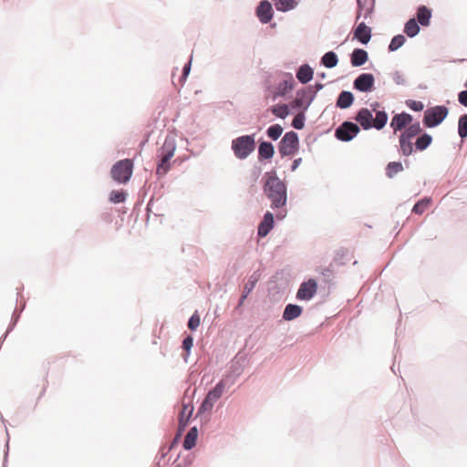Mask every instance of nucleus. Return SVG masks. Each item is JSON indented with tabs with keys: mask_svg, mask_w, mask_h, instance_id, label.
<instances>
[{
	"mask_svg": "<svg viewBox=\"0 0 467 467\" xmlns=\"http://www.w3.org/2000/svg\"><path fill=\"white\" fill-rule=\"evenodd\" d=\"M420 31V26L418 24L415 17H410L407 22H405L403 32L408 37H415L419 35Z\"/></svg>",
	"mask_w": 467,
	"mask_h": 467,
	"instance_id": "393cba45",
	"label": "nucleus"
},
{
	"mask_svg": "<svg viewBox=\"0 0 467 467\" xmlns=\"http://www.w3.org/2000/svg\"><path fill=\"white\" fill-rule=\"evenodd\" d=\"M302 163V158H296L293 161L290 170L291 171H295Z\"/></svg>",
	"mask_w": 467,
	"mask_h": 467,
	"instance_id": "3c124183",
	"label": "nucleus"
},
{
	"mask_svg": "<svg viewBox=\"0 0 467 467\" xmlns=\"http://www.w3.org/2000/svg\"><path fill=\"white\" fill-rule=\"evenodd\" d=\"M406 42V37L404 36V35L402 34H399V35H396L394 36L389 46H388V51L389 52H395L397 51L399 48H400Z\"/></svg>",
	"mask_w": 467,
	"mask_h": 467,
	"instance_id": "72a5a7b5",
	"label": "nucleus"
},
{
	"mask_svg": "<svg viewBox=\"0 0 467 467\" xmlns=\"http://www.w3.org/2000/svg\"><path fill=\"white\" fill-rule=\"evenodd\" d=\"M320 64L327 68H334L338 64V57L334 51L326 52L321 59Z\"/></svg>",
	"mask_w": 467,
	"mask_h": 467,
	"instance_id": "cd10ccee",
	"label": "nucleus"
},
{
	"mask_svg": "<svg viewBox=\"0 0 467 467\" xmlns=\"http://www.w3.org/2000/svg\"><path fill=\"white\" fill-rule=\"evenodd\" d=\"M458 101L462 106L467 107V89L458 93Z\"/></svg>",
	"mask_w": 467,
	"mask_h": 467,
	"instance_id": "09e8293b",
	"label": "nucleus"
},
{
	"mask_svg": "<svg viewBox=\"0 0 467 467\" xmlns=\"http://www.w3.org/2000/svg\"><path fill=\"white\" fill-rule=\"evenodd\" d=\"M176 145L174 139L166 138L161 152V161L157 166L156 173L159 176L165 175L171 168L170 161L174 156Z\"/></svg>",
	"mask_w": 467,
	"mask_h": 467,
	"instance_id": "39448f33",
	"label": "nucleus"
},
{
	"mask_svg": "<svg viewBox=\"0 0 467 467\" xmlns=\"http://www.w3.org/2000/svg\"><path fill=\"white\" fill-rule=\"evenodd\" d=\"M419 88H422V89H425L427 87L425 85L420 84V85H419Z\"/></svg>",
	"mask_w": 467,
	"mask_h": 467,
	"instance_id": "bf43d9fd",
	"label": "nucleus"
},
{
	"mask_svg": "<svg viewBox=\"0 0 467 467\" xmlns=\"http://www.w3.org/2000/svg\"><path fill=\"white\" fill-rule=\"evenodd\" d=\"M314 68L307 63L298 67L296 71V79L303 85L308 84L314 78Z\"/></svg>",
	"mask_w": 467,
	"mask_h": 467,
	"instance_id": "6ab92c4d",
	"label": "nucleus"
},
{
	"mask_svg": "<svg viewBox=\"0 0 467 467\" xmlns=\"http://www.w3.org/2000/svg\"><path fill=\"white\" fill-rule=\"evenodd\" d=\"M357 2V14H356V22L362 17V11L365 6H372L375 8L376 0H356Z\"/></svg>",
	"mask_w": 467,
	"mask_h": 467,
	"instance_id": "58836bf2",
	"label": "nucleus"
},
{
	"mask_svg": "<svg viewBox=\"0 0 467 467\" xmlns=\"http://www.w3.org/2000/svg\"><path fill=\"white\" fill-rule=\"evenodd\" d=\"M391 370L393 371L394 374H396L395 363H393V365L391 366Z\"/></svg>",
	"mask_w": 467,
	"mask_h": 467,
	"instance_id": "13d9d810",
	"label": "nucleus"
},
{
	"mask_svg": "<svg viewBox=\"0 0 467 467\" xmlns=\"http://www.w3.org/2000/svg\"><path fill=\"white\" fill-rule=\"evenodd\" d=\"M457 130L462 141L464 140L467 138V113L459 117Z\"/></svg>",
	"mask_w": 467,
	"mask_h": 467,
	"instance_id": "c9c22d12",
	"label": "nucleus"
},
{
	"mask_svg": "<svg viewBox=\"0 0 467 467\" xmlns=\"http://www.w3.org/2000/svg\"><path fill=\"white\" fill-rule=\"evenodd\" d=\"M332 265L333 264H330L329 266L320 267L317 269L325 283L330 284L334 278V270L332 269Z\"/></svg>",
	"mask_w": 467,
	"mask_h": 467,
	"instance_id": "ea45409f",
	"label": "nucleus"
},
{
	"mask_svg": "<svg viewBox=\"0 0 467 467\" xmlns=\"http://www.w3.org/2000/svg\"><path fill=\"white\" fill-rule=\"evenodd\" d=\"M324 85L320 82H316L313 85H307L304 87V88L309 93V95H313V99H315L318 91L323 89Z\"/></svg>",
	"mask_w": 467,
	"mask_h": 467,
	"instance_id": "37998d69",
	"label": "nucleus"
},
{
	"mask_svg": "<svg viewBox=\"0 0 467 467\" xmlns=\"http://www.w3.org/2000/svg\"><path fill=\"white\" fill-rule=\"evenodd\" d=\"M283 130L284 129L280 124H273L267 128L265 133L272 140H277L281 137Z\"/></svg>",
	"mask_w": 467,
	"mask_h": 467,
	"instance_id": "e433bc0d",
	"label": "nucleus"
},
{
	"mask_svg": "<svg viewBox=\"0 0 467 467\" xmlns=\"http://www.w3.org/2000/svg\"><path fill=\"white\" fill-rule=\"evenodd\" d=\"M275 223L274 213L266 211L257 227L258 237H265L274 229Z\"/></svg>",
	"mask_w": 467,
	"mask_h": 467,
	"instance_id": "2eb2a0df",
	"label": "nucleus"
},
{
	"mask_svg": "<svg viewBox=\"0 0 467 467\" xmlns=\"http://www.w3.org/2000/svg\"><path fill=\"white\" fill-rule=\"evenodd\" d=\"M201 324V318L197 312H195L189 319L188 321V327L194 331L196 330Z\"/></svg>",
	"mask_w": 467,
	"mask_h": 467,
	"instance_id": "c03bdc74",
	"label": "nucleus"
},
{
	"mask_svg": "<svg viewBox=\"0 0 467 467\" xmlns=\"http://www.w3.org/2000/svg\"><path fill=\"white\" fill-rule=\"evenodd\" d=\"M198 436V431L195 427L192 428L187 435L185 436L184 441H183V447L186 450L192 449L196 444V440Z\"/></svg>",
	"mask_w": 467,
	"mask_h": 467,
	"instance_id": "473e14b6",
	"label": "nucleus"
},
{
	"mask_svg": "<svg viewBox=\"0 0 467 467\" xmlns=\"http://www.w3.org/2000/svg\"><path fill=\"white\" fill-rule=\"evenodd\" d=\"M190 70H191V61L188 62L183 67L182 74L179 79V82L181 85H182L184 83V81L186 80V78L190 73Z\"/></svg>",
	"mask_w": 467,
	"mask_h": 467,
	"instance_id": "de8ad7c7",
	"label": "nucleus"
},
{
	"mask_svg": "<svg viewBox=\"0 0 467 467\" xmlns=\"http://www.w3.org/2000/svg\"><path fill=\"white\" fill-rule=\"evenodd\" d=\"M276 26V23L271 24V27H275Z\"/></svg>",
	"mask_w": 467,
	"mask_h": 467,
	"instance_id": "052dcab7",
	"label": "nucleus"
},
{
	"mask_svg": "<svg viewBox=\"0 0 467 467\" xmlns=\"http://www.w3.org/2000/svg\"><path fill=\"white\" fill-rule=\"evenodd\" d=\"M405 104L410 109L415 112L422 111L424 109V104L418 100L407 99Z\"/></svg>",
	"mask_w": 467,
	"mask_h": 467,
	"instance_id": "79ce46f5",
	"label": "nucleus"
},
{
	"mask_svg": "<svg viewBox=\"0 0 467 467\" xmlns=\"http://www.w3.org/2000/svg\"><path fill=\"white\" fill-rule=\"evenodd\" d=\"M372 37V29L364 21L358 23L354 30V39L367 45Z\"/></svg>",
	"mask_w": 467,
	"mask_h": 467,
	"instance_id": "a211bd4d",
	"label": "nucleus"
},
{
	"mask_svg": "<svg viewBox=\"0 0 467 467\" xmlns=\"http://www.w3.org/2000/svg\"><path fill=\"white\" fill-rule=\"evenodd\" d=\"M400 142V153L405 157H409L411 155L414 151V144L411 142L410 139H408L407 137L403 135H400L399 138Z\"/></svg>",
	"mask_w": 467,
	"mask_h": 467,
	"instance_id": "bb28decb",
	"label": "nucleus"
},
{
	"mask_svg": "<svg viewBox=\"0 0 467 467\" xmlns=\"http://www.w3.org/2000/svg\"><path fill=\"white\" fill-rule=\"evenodd\" d=\"M360 132V127L358 123L345 120L335 130V138L342 142H349L354 140Z\"/></svg>",
	"mask_w": 467,
	"mask_h": 467,
	"instance_id": "1a4fd4ad",
	"label": "nucleus"
},
{
	"mask_svg": "<svg viewBox=\"0 0 467 467\" xmlns=\"http://www.w3.org/2000/svg\"><path fill=\"white\" fill-rule=\"evenodd\" d=\"M256 147L255 134L242 135L235 138V157L245 160Z\"/></svg>",
	"mask_w": 467,
	"mask_h": 467,
	"instance_id": "6e6552de",
	"label": "nucleus"
},
{
	"mask_svg": "<svg viewBox=\"0 0 467 467\" xmlns=\"http://www.w3.org/2000/svg\"><path fill=\"white\" fill-rule=\"evenodd\" d=\"M287 79H285L278 83L276 86V91L274 95V99L277 97H285L295 88V80L291 73H285Z\"/></svg>",
	"mask_w": 467,
	"mask_h": 467,
	"instance_id": "aec40b11",
	"label": "nucleus"
},
{
	"mask_svg": "<svg viewBox=\"0 0 467 467\" xmlns=\"http://www.w3.org/2000/svg\"><path fill=\"white\" fill-rule=\"evenodd\" d=\"M317 76L318 78L324 79L327 77V74L325 72H317Z\"/></svg>",
	"mask_w": 467,
	"mask_h": 467,
	"instance_id": "6e6d98bb",
	"label": "nucleus"
},
{
	"mask_svg": "<svg viewBox=\"0 0 467 467\" xmlns=\"http://www.w3.org/2000/svg\"><path fill=\"white\" fill-rule=\"evenodd\" d=\"M285 216H286V211H285V212L279 211L275 214V217L278 221L285 219Z\"/></svg>",
	"mask_w": 467,
	"mask_h": 467,
	"instance_id": "864d4df0",
	"label": "nucleus"
},
{
	"mask_svg": "<svg viewBox=\"0 0 467 467\" xmlns=\"http://www.w3.org/2000/svg\"><path fill=\"white\" fill-rule=\"evenodd\" d=\"M318 284L316 279L309 278L303 281L296 291V298L301 301H309L317 294Z\"/></svg>",
	"mask_w": 467,
	"mask_h": 467,
	"instance_id": "9d476101",
	"label": "nucleus"
},
{
	"mask_svg": "<svg viewBox=\"0 0 467 467\" xmlns=\"http://www.w3.org/2000/svg\"><path fill=\"white\" fill-rule=\"evenodd\" d=\"M313 101V95H309V93L302 88L296 90V97L290 102V106L291 109L295 110L307 111Z\"/></svg>",
	"mask_w": 467,
	"mask_h": 467,
	"instance_id": "9b49d317",
	"label": "nucleus"
},
{
	"mask_svg": "<svg viewBox=\"0 0 467 467\" xmlns=\"http://www.w3.org/2000/svg\"><path fill=\"white\" fill-rule=\"evenodd\" d=\"M392 79H393L394 83L398 86H406L407 85V80H406L404 75L399 70H396L392 73Z\"/></svg>",
	"mask_w": 467,
	"mask_h": 467,
	"instance_id": "a18cd8bd",
	"label": "nucleus"
},
{
	"mask_svg": "<svg viewBox=\"0 0 467 467\" xmlns=\"http://www.w3.org/2000/svg\"><path fill=\"white\" fill-rule=\"evenodd\" d=\"M413 120L412 115L406 111L395 114L390 121V127L394 132L404 130Z\"/></svg>",
	"mask_w": 467,
	"mask_h": 467,
	"instance_id": "4468645a",
	"label": "nucleus"
},
{
	"mask_svg": "<svg viewBox=\"0 0 467 467\" xmlns=\"http://www.w3.org/2000/svg\"><path fill=\"white\" fill-rule=\"evenodd\" d=\"M350 64L354 67H359L365 65L368 60V53L367 50L356 47L349 55Z\"/></svg>",
	"mask_w": 467,
	"mask_h": 467,
	"instance_id": "412c9836",
	"label": "nucleus"
},
{
	"mask_svg": "<svg viewBox=\"0 0 467 467\" xmlns=\"http://www.w3.org/2000/svg\"><path fill=\"white\" fill-rule=\"evenodd\" d=\"M334 263H335L336 265H343V264H344L343 262H339V260H338L337 258H335V259H334Z\"/></svg>",
	"mask_w": 467,
	"mask_h": 467,
	"instance_id": "4d7b16f0",
	"label": "nucleus"
},
{
	"mask_svg": "<svg viewBox=\"0 0 467 467\" xmlns=\"http://www.w3.org/2000/svg\"><path fill=\"white\" fill-rule=\"evenodd\" d=\"M421 133V127L420 121L411 122L407 128L401 132V135L412 140L414 137L419 136Z\"/></svg>",
	"mask_w": 467,
	"mask_h": 467,
	"instance_id": "7c9ffc66",
	"label": "nucleus"
},
{
	"mask_svg": "<svg viewBox=\"0 0 467 467\" xmlns=\"http://www.w3.org/2000/svg\"><path fill=\"white\" fill-rule=\"evenodd\" d=\"M255 15L262 24L270 23L274 16L272 3L268 0L260 1L255 8Z\"/></svg>",
	"mask_w": 467,
	"mask_h": 467,
	"instance_id": "ddd939ff",
	"label": "nucleus"
},
{
	"mask_svg": "<svg viewBox=\"0 0 467 467\" xmlns=\"http://www.w3.org/2000/svg\"><path fill=\"white\" fill-rule=\"evenodd\" d=\"M303 313V307L297 304H287L283 311L282 319L284 321H293L299 317Z\"/></svg>",
	"mask_w": 467,
	"mask_h": 467,
	"instance_id": "5701e85b",
	"label": "nucleus"
},
{
	"mask_svg": "<svg viewBox=\"0 0 467 467\" xmlns=\"http://www.w3.org/2000/svg\"><path fill=\"white\" fill-rule=\"evenodd\" d=\"M431 199L430 197H424L413 205L411 212L415 214L420 215L422 214L427 207L431 204Z\"/></svg>",
	"mask_w": 467,
	"mask_h": 467,
	"instance_id": "f704fd0d",
	"label": "nucleus"
},
{
	"mask_svg": "<svg viewBox=\"0 0 467 467\" xmlns=\"http://www.w3.org/2000/svg\"><path fill=\"white\" fill-rule=\"evenodd\" d=\"M354 119L359 124L360 129L364 130L371 129L381 130L388 123L389 115L387 111L382 109L381 110L376 111V116L373 117L372 110L368 108H361L358 110Z\"/></svg>",
	"mask_w": 467,
	"mask_h": 467,
	"instance_id": "f03ea898",
	"label": "nucleus"
},
{
	"mask_svg": "<svg viewBox=\"0 0 467 467\" xmlns=\"http://www.w3.org/2000/svg\"><path fill=\"white\" fill-rule=\"evenodd\" d=\"M126 195L123 191H112L109 194V201L114 203L123 202L126 200Z\"/></svg>",
	"mask_w": 467,
	"mask_h": 467,
	"instance_id": "a19ab883",
	"label": "nucleus"
},
{
	"mask_svg": "<svg viewBox=\"0 0 467 467\" xmlns=\"http://www.w3.org/2000/svg\"><path fill=\"white\" fill-rule=\"evenodd\" d=\"M379 107V102H373L370 104V108L372 111H374L376 113V111H379V109H378L377 108Z\"/></svg>",
	"mask_w": 467,
	"mask_h": 467,
	"instance_id": "5fc2aeb1",
	"label": "nucleus"
},
{
	"mask_svg": "<svg viewBox=\"0 0 467 467\" xmlns=\"http://www.w3.org/2000/svg\"><path fill=\"white\" fill-rule=\"evenodd\" d=\"M192 407L188 405H183L179 416V431H182L192 413Z\"/></svg>",
	"mask_w": 467,
	"mask_h": 467,
	"instance_id": "c756f323",
	"label": "nucleus"
},
{
	"mask_svg": "<svg viewBox=\"0 0 467 467\" xmlns=\"http://www.w3.org/2000/svg\"><path fill=\"white\" fill-rule=\"evenodd\" d=\"M432 16V11L426 5H419L416 11V16H414L418 24L423 27H427L431 25Z\"/></svg>",
	"mask_w": 467,
	"mask_h": 467,
	"instance_id": "4be33fe9",
	"label": "nucleus"
},
{
	"mask_svg": "<svg viewBox=\"0 0 467 467\" xmlns=\"http://www.w3.org/2000/svg\"><path fill=\"white\" fill-rule=\"evenodd\" d=\"M353 88L358 92L369 93L375 88V77L371 73H361L353 81Z\"/></svg>",
	"mask_w": 467,
	"mask_h": 467,
	"instance_id": "f8f14e48",
	"label": "nucleus"
},
{
	"mask_svg": "<svg viewBox=\"0 0 467 467\" xmlns=\"http://www.w3.org/2000/svg\"><path fill=\"white\" fill-rule=\"evenodd\" d=\"M238 356L239 354H236L235 355V368H234V371H235V378L241 374L242 372V369H240L239 366H237V363H239V359H238Z\"/></svg>",
	"mask_w": 467,
	"mask_h": 467,
	"instance_id": "603ef678",
	"label": "nucleus"
},
{
	"mask_svg": "<svg viewBox=\"0 0 467 467\" xmlns=\"http://www.w3.org/2000/svg\"><path fill=\"white\" fill-rule=\"evenodd\" d=\"M275 155V146L271 141L263 139L258 140V161L265 162L270 161Z\"/></svg>",
	"mask_w": 467,
	"mask_h": 467,
	"instance_id": "f3484780",
	"label": "nucleus"
},
{
	"mask_svg": "<svg viewBox=\"0 0 467 467\" xmlns=\"http://www.w3.org/2000/svg\"><path fill=\"white\" fill-rule=\"evenodd\" d=\"M133 172V161L124 159L117 161L111 168L110 173L114 181L119 183H127Z\"/></svg>",
	"mask_w": 467,
	"mask_h": 467,
	"instance_id": "0eeeda50",
	"label": "nucleus"
},
{
	"mask_svg": "<svg viewBox=\"0 0 467 467\" xmlns=\"http://www.w3.org/2000/svg\"><path fill=\"white\" fill-rule=\"evenodd\" d=\"M449 115V109L444 105L428 108L424 111L422 124L425 128L432 129L441 125Z\"/></svg>",
	"mask_w": 467,
	"mask_h": 467,
	"instance_id": "20e7f679",
	"label": "nucleus"
},
{
	"mask_svg": "<svg viewBox=\"0 0 467 467\" xmlns=\"http://www.w3.org/2000/svg\"><path fill=\"white\" fill-rule=\"evenodd\" d=\"M297 114L293 119L291 126L297 130H303L306 124V112L303 110H296Z\"/></svg>",
	"mask_w": 467,
	"mask_h": 467,
	"instance_id": "4c0bfd02",
	"label": "nucleus"
},
{
	"mask_svg": "<svg viewBox=\"0 0 467 467\" xmlns=\"http://www.w3.org/2000/svg\"><path fill=\"white\" fill-rule=\"evenodd\" d=\"M403 164L401 161H390L386 166V176L392 179L397 173L403 171Z\"/></svg>",
	"mask_w": 467,
	"mask_h": 467,
	"instance_id": "2f4dec72",
	"label": "nucleus"
},
{
	"mask_svg": "<svg viewBox=\"0 0 467 467\" xmlns=\"http://www.w3.org/2000/svg\"><path fill=\"white\" fill-rule=\"evenodd\" d=\"M291 106L289 104H282L278 103L270 108V111L277 118L279 119H285L288 115L291 114L290 111Z\"/></svg>",
	"mask_w": 467,
	"mask_h": 467,
	"instance_id": "c85d7f7f",
	"label": "nucleus"
},
{
	"mask_svg": "<svg viewBox=\"0 0 467 467\" xmlns=\"http://www.w3.org/2000/svg\"><path fill=\"white\" fill-rule=\"evenodd\" d=\"M355 101V96L351 91L342 90L336 100V108L347 109L350 108Z\"/></svg>",
	"mask_w": 467,
	"mask_h": 467,
	"instance_id": "b1692460",
	"label": "nucleus"
},
{
	"mask_svg": "<svg viewBox=\"0 0 467 467\" xmlns=\"http://www.w3.org/2000/svg\"><path fill=\"white\" fill-rule=\"evenodd\" d=\"M365 12L363 13L362 12V16L364 19H368V18H370L372 14L374 13V10L375 8H373L372 6H366L364 8Z\"/></svg>",
	"mask_w": 467,
	"mask_h": 467,
	"instance_id": "8fccbe9b",
	"label": "nucleus"
},
{
	"mask_svg": "<svg viewBox=\"0 0 467 467\" xmlns=\"http://www.w3.org/2000/svg\"><path fill=\"white\" fill-rule=\"evenodd\" d=\"M234 379L230 375L223 378L216 384V386L208 392L200 407V411L204 412L212 410L217 400H219L223 395L232 387Z\"/></svg>",
	"mask_w": 467,
	"mask_h": 467,
	"instance_id": "7ed1b4c3",
	"label": "nucleus"
},
{
	"mask_svg": "<svg viewBox=\"0 0 467 467\" xmlns=\"http://www.w3.org/2000/svg\"><path fill=\"white\" fill-rule=\"evenodd\" d=\"M192 346H193V337L192 336H187L183 339L182 346V348L187 352L186 357H188L189 352H190L191 348H192Z\"/></svg>",
	"mask_w": 467,
	"mask_h": 467,
	"instance_id": "49530a36",
	"label": "nucleus"
},
{
	"mask_svg": "<svg viewBox=\"0 0 467 467\" xmlns=\"http://www.w3.org/2000/svg\"><path fill=\"white\" fill-rule=\"evenodd\" d=\"M265 181L263 185V191L271 202L270 208L272 210L284 208L287 203L286 184L279 179L275 169L265 172Z\"/></svg>",
	"mask_w": 467,
	"mask_h": 467,
	"instance_id": "f257e3e1",
	"label": "nucleus"
},
{
	"mask_svg": "<svg viewBox=\"0 0 467 467\" xmlns=\"http://www.w3.org/2000/svg\"><path fill=\"white\" fill-rule=\"evenodd\" d=\"M299 145V136L296 131L290 130L285 132L278 143L280 156L285 158L294 155L298 151Z\"/></svg>",
	"mask_w": 467,
	"mask_h": 467,
	"instance_id": "423d86ee",
	"label": "nucleus"
},
{
	"mask_svg": "<svg viewBox=\"0 0 467 467\" xmlns=\"http://www.w3.org/2000/svg\"><path fill=\"white\" fill-rule=\"evenodd\" d=\"M261 277V272L260 270L254 271L249 277L247 282L245 283L244 286L243 293L239 298L238 304L235 306V309H237L239 306H241L244 300L247 298V296L252 293L254 288L255 287L257 282L259 281Z\"/></svg>",
	"mask_w": 467,
	"mask_h": 467,
	"instance_id": "dca6fc26",
	"label": "nucleus"
},
{
	"mask_svg": "<svg viewBox=\"0 0 467 467\" xmlns=\"http://www.w3.org/2000/svg\"><path fill=\"white\" fill-rule=\"evenodd\" d=\"M433 138L427 132L420 133L414 143L415 150L423 151L427 150L432 143Z\"/></svg>",
	"mask_w": 467,
	"mask_h": 467,
	"instance_id": "a878e982",
	"label": "nucleus"
}]
</instances>
